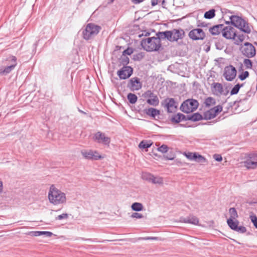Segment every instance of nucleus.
Here are the masks:
<instances>
[{"label": "nucleus", "mask_w": 257, "mask_h": 257, "mask_svg": "<svg viewBox=\"0 0 257 257\" xmlns=\"http://www.w3.org/2000/svg\"><path fill=\"white\" fill-rule=\"evenodd\" d=\"M7 60L11 61L12 64L6 67H0V75L5 76L9 74L17 64V58L15 56H11L8 58Z\"/></svg>", "instance_id": "obj_5"}, {"label": "nucleus", "mask_w": 257, "mask_h": 257, "mask_svg": "<svg viewBox=\"0 0 257 257\" xmlns=\"http://www.w3.org/2000/svg\"><path fill=\"white\" fill-rule=\"evenodd\" d=\"M158 0H151V5L152 6H155L158 4Z\"/></svg>", "instance_id": "obj_59"}, {"label": "nucleus", "mask_w": 257, "mask_h": 257, "mask_svg": "<svg viewBox=\"0 0 257 257\" xmlns=\"http://www.w3.org/2000/svg\"><path fill=\"white\" fill-rule=\"evenodd\" d=\"M215 45H216V48L217 49L221 50L222 49L223 47L221 46V44H220V43L219 42L216 43H215Z\"/></svg>", "instance_id": "obj_58"}, {"label": "nucleus", "mask_w": 257, "mask_h": 257, "mask_svg": "<svg viewBox=\"0 0 257 257\" xmlns=\"http://www.w3.org/2000/svg\"><path fill=\"white\" fill-rule=\"evenodd\" d=\"M222 36L227 39L232 40L234 43L238 45L243 42L244 39V36L242 34L237 35V33H222Z\"/></svg>", "instance_id": "obj_11"}, {"label": "nucleus", "mask_w": 257, "mask_h": 257, "mask_svg": "<svg viewBox=\"0 0 257 257\" xmlns=\"http://www.w3.org/2000/svg\"><path fill=\"white\" fill-rule=\"evenodd\" d=\"M208 25H209V24H205L204 23H202L201 24V26L202 27H208L209 28Z\"/></svg>", "instance_id": "obj_64"}, {"label": "nucleus", "mask_w": 257, "mask_h": 257, "mask_svg": "<svg viewBox=\"0 0 257 257\" xmlns=\"http://www.w3.org/2000/svg\"><path fill=\"white\" fill-rule=\"evenodd\" d=\"M249 75V72L247 71H245L242 72L241 73H240L238 75V78L240 80L243 81V80H245L246 78H247V77H248Z\"/></svg>", "instance_id": "obj_44"}, {"label": "nucleus", "mask_w": 257, "mask_h": 257, "mask_svg": "<svg viewBox=\"0 0 257 257\" xmlns=\"http://www.w3.org/2000/svg\"><path fill=\"white\" fill-rule=\"evenodd\" d=\"M216 116L215 113L213 112L212 108L206 111L203 113V118L205 120H210Z\"/></svg>", "instance_id": "obj_27"}, {"label": "nucleus", "mask_w": 257, "mask_h": 257, "mask_svg": "<svg viewBox=\"0 0 257 257\" xmlns=\"http://www.w3.org/2000/svg\"><path fill=\"white\" fill-rule=\"evenodd\" d=\"M31 234L33 236H39L42 235H45L46 236L51 237L53 235V233L50 231H36L31 232Z\"/></svg>", "instance_id": "obj_25"}, {"label": "nucleus", "mask_w": 257, "mask_h": 257, "mask_svg": "<svg viewBox=\"0 0 257 257\" xmlns=\"http://www.w3.org/2000/svg\"><path fill=\"white\" fill-rule=\"evenodd\" d=\"M211 108L216 116L222 110V106L221 105H218Z\"/></svg>", "instance_id": "obj_47"}, {"label": "nucleus", "mask_w": 257, "mask_h": 257, "mask_svg": "<svg viewBox=\"0 0 257 257\" xmlns=\"http://www.w3.org/2000/svg\"><path fill=\"white\" fill-rule=\"evenodd\" d=\"M156 94H154L151 90H147L144 94V97H149V98H152Z\"/></svg>", "instance_id": "obj_51"}, {"label": "nucleus", "mask_w": 257, "mask_h": 257, "mask_svg": "<svg viewBox=\"0 0 257 257\" xmlns=\"http://www.w3.org/2000/svg\"><path fill=\"white\" fill-rule=\"evenodd\" d=\"M98 33H82V37L85 40H89L91 39L92 35H96Z\"/></svg>", "instance_id": "obj_50"}, {"label": "nucleus", "mask_w": 257, "mask_h": 257, "mask_svg": "<svg viewBox=\"0 0 257 257\" xmlns=\"http://www.w3.org/2000/svg\"><path fill=\"white\" fill-rule=\"evenodd\" d=\"M156 34L160 35L162 41L167 39L170 42H174L183 38L185 33H156Z\"/></svg>", "instance_id": "obj_7"}, {"label": "nucleus", "mask_w": 257, "mask_h": 257, "mask_svg": "<svg viewBox=\"0 0 257 257\" xmlns=\"http://www.w3.org/2000/svg\"><path fill=\"white\" fill-rule=\"evenodd\" d=\"M139 29H140V28H139V26H137V25H134V30H133V31H137Z\"/></svg>", "instance_id": "obj_62"}, {"label": "nucleus", "mask_w": 257, "mask_h": 257, "mask_svg": "<svg viewBox=\"0 0 257 257\" xmlns=\"http://www.w3.org/2000/svg\"><path fill=\"white\" fill-rule=\"evenodd\" d=\"M166 153L167 154L163 156L166 160H173L176 157L175 153L172 150Z\"/></svg>", "instance_id": "obj_36"}, {"label": "nucleus", "mask_w": 257, "mask_h": 257, "mask_svg": "<svg viewBox=\"0 0 257 257\" xmlns=\"http://www.w3.org/2000/svg\"><path fill=\"white\" fill-rule=\"evenodd\" d=\"M242 54L247 58H252L256 54L254 46L249 42H245L241 50Z\"/></svg>", "instance_id": "obj_6"}, {"label": "nucleus", "mask_w": 257, "mask_h": 257, "mask_svg": "<svg viewBox=\"0 0 257 257\" xmlns=\"http://www.w3.org/2000/svg\"><path fill=\"white\" fill-rule=\"evenodd\" d=\"M234 28L230 26L225 27L223 24H219L209 27V32H234Z\"/></svg>", "instance_id": "obj_12"}, {"label": "nucleus", "mask_w": 257, "mask_h": 257, "mask_svg": "<svg viewBox=\"0 0 257 257\" xmlns=\"http://www.w3.org/2000/svg\"><path fill=\"white\" fill-rule=\"evenodd\" d=\"M144 112L152 118L156 119V117L160 114V110L153 107H149L144 110Z\"/></svg>", "instance_id": "obj_20"}, {"label": "nucleus", "mask_w": 257, "mask_h": 257, "mask_svg": "<svg viewBox=\"0 0 257 257\" xmlns=\"http://www.w3.org/2000/svg\"><path fill=\"white\" fill-rule=\"evenodd\" d=\"M243 86V84L237 83L231 90L230 95H235L238 93L239 89Z\"/></svg>", "instance_id": "obj_37"}, {"label": "nucleus", "mask_w": 257, "mask_h": 257, "mask_svg": "<svg viewBox=\"0 0 257 257\" xmlns=\"http://www.w3.org/2000/svg\"><path fill=\"white\" fill-rule=\"evenodd\" d=\"M152 144L153 142L151 141L143 140L140 143L139 147L142 149H147L151 147Z\"/></svg>", "instance_id": "obj_28"}, {"label": "nucleus", "mask_w": 257, "mask_h": 257, "mask_svg": "<svg viewBox=\"0 0 257 257\" xmlns=\"http://www.w3.org/2000/svg\"><path fill=\"white\" fill-rule=\"evenodd\" d=\"M94 141L99 144H102L104 145H109L110 143V138L107 137L105 133L101 132H98L94 135L93 137Z\"/></svg>", "instance_id": "obj_9"}, {"label": "nucleus", "mask_w": 257, "mask_h": 257, "mask_svg": "<svg viewBox=\"0 0 257 257\" xmlns=\"http://www.w3.org/2000/svg\"><path fill=\"white\" fill-rule=\"evenodd\" d=\"M3 182L0 180V194L3 192Z\"/></svg>", "instance_id": "obj_61"}, {"label": "nucleus", "mask_w": 257, "mask_h": 257, "mask_svg": "<svg viewBox=\"0 0 257 257\" xmlns=\"http://www.w3.org/2000/svg\"><path fill=\"white\" fill-rule=\"evenodd\" d=\"M145 56V54L144 52H140V53H138L136 54H134L133 55V59L134 60V61H141V60H142Z\"/></svg>", "instance_id": "obj_39"}, {"label": "nucleus", "mask_w": 257, "mask_h": 257, "mask_svg": "<svg viewBox=\"0 0 257 257\" xmlns=\"http://www.w3.org/2000/svg\"><path fill=\"white\" fill-rule=\"evenodd\" d=\"M244 166L248 169H254L257 168V163L251 159L247 157L245 161L243 162Z\"/></svg>", "instance_id": "obj_22"}, {"label": "nucleus", "mask_w": 257, "mask_h": 257, "mask_svg": "<svg viewBox=\"0 0 257 257\" xmlns=\"http://www.w3.org/2000/svg\"><path fill=\"white\" fill-rule=\"evenodd\" d=\"M71 87V83L68 80L67 82L63 83L62 87V91L65 94H67L68 92L70 91Z\"/></svg>", "instance_id": "obj_34"}, {"label": "nucleus", "mask_w": 257, "mask_h": 257, "mask_svg": "<svg viewBox=\"0 0 257 257\" xmlns=\"http://www.w3.org/2000/svg\"><path fill=\"white\" fill-rule=\"evenodd\" d=\"M156 150L162 153H167L169 150V147L166 145H162L160 147L157 148Z\"/></svg>", "instance_id": "obj_42"}, {"label": "nucleus", "mask_w": 257, "mask_h": 257, "mask_svg": "<svg viewBox=\"0 0 257 257\" xmlns=\"http://www.w3.org/2000/svg\"><path fill=\"white\" fill-rule=\"evenodd\" d=\"M248 157L257 163V153H250L247 155Z\"/></svg>", "instance_id": "obj_54"}, {"label": "nucleus", "mask_w": 257, "mask_h": 257, "mask_svg": "<svg viewBox=\"0 0 257 257\" xmlns=\"http://www.w3.org/2000/svg\"><path fill=\"white\" fill-rule=\"evenodd\" d=\"M68 218V214L66 213H63L56 217V220H62L63 219H67Z\"/></svg>", "instance_id": "obj_52"}, {"label": "nucleus", "mask_w": 257, "mask_h": 257, "mask_svg": "<svg viewBox=\"0 0 257 257\" xmlns=\"http://www.w3.org/2000/svg\"><path fill=\"white\" fill-rule=\"evenodd\" d=\"M185 156L186 157L190 160H194L196 158V156L197 155V153H191V152H188V153H184Z\"/></svg>", "instance_id": "obj_40"}, {"label": "nucleus", "mask_w": 257, "mask_h": 257, "mask_svg": "<svg viewBox=\"0 0 257 257\" xmlns=\"http://www.w3.org/2000/svg\"><path fill=\"white\" fill-rule=\"evenodd\" d=\"M82 156L86 159L92 160H98L103 158L98 152L92 150L84 151L82 152Z\"/></svg>", "instance_id": "obj_14"}, {"label": "nucleus", "mask_w": 257, "mask_h": 257, "mask_svg": "<svg viewBox=\"0 0 257 257\" xmlns=\"http://www.w3.org/2000/svg\"><path fill=\"white\" fill-rule=\"evenodd\" d=\"M215 16V11L214 9H211L209 11L206 12L204 15V17L205 19H210L214 18Z\"/></svg>", "instance_id": "obj_38"}, {"label": "nucleus", "mask_w": 257, "mask_h": 257, "mask_svg": "<svg viewBox=\"0 0 257 257\" xmlns=\"http://www.w3.org/2000/svg\"><path fill=\"white\" fill-rule=\"evenodd\" d=\"M170 120L173 123L177 124L183 120H188L187 115H185L180 112L177 113L176 114L173 115Z\"/></svg>", "instance_id": "obj_17"}, {"label": "nucleus", "mask_w": 257, "mask_h": 257, "mask_svg": "<svg viewBox=\"0 0 257 257\" xmlns=\"http://www.w3.org/2000/svg\"><path fill=\"white\" fill-rule=\"evenodd\" d=\"M151 34V33H145L144 35V33H142V34L141 35H139V37H141L142 36H150Z\"/></svg>", "instance_id": "obj_63"}, {"label": "nucleus", "mask_w": 257, "mask_h": 257, "mask_svg": "<svg viewBox=\"0 0 257 257\" xmlns=\"http://www.w3.org/2000/svg\"><path fill=\"white\" fill-rule=\"evenodd\" d=\"M101 28L93 23H89L82 32H99Z\"/></svg>", "instance_id": "obj_21"}, {"label": "nucleus", "mask_w": 257, "mask_h": 257, "mask_svg": "<svg viewBox=\"0 0 257 257\" xmlns=\"http://www.w3.org/2000/svg\"><path fill=\"white\" fill-rule=\"evenodd\" d=\"M247 98L246 97L243 98V99H239L238 100H236V101H234L233 102H230L229 103L230 106L232 107L233 106H236V107H238L239 105L238 104L240 102H241L242 101H246L247 100Z\"/></svg>", "instance_id": "obj_48"}, {"label": "nucleus", "mask_w": 257, "mask_h": 257, "mask_svg": "<svg viewBox=\"0 0 257 257\" xmlns=\"http://www.w3.org/2000/svg\"><path fill=\"white\" fill-rule=\"evenodd\" d=\"M236 69L231 65H229L225 67L223 76L227 81H232L236 76Z\"/></svg>", "instance_id": "obj_8"}, {"label": "nucleus", "mask_w": 257, "mask_h": 257, "mask_svg": "<svg viewBox=\"0 0 257 257\" xmlns=\"http://www.w3.org/2000/svg\"><path fill=\"white\" fill-rule=\"evenodd\" d=\"M180 221L186 223H190L196 225L199 222V219L196 216L190 215L187 217H181L180 218Z\"/></svg>", "instance_id": "obj_16"}, {"label": "nucleus", "mask_w": 257, "mask_h": 257, "mask_svg": "<svg viewBox=\"0 0 257 257\" xmlns=\"http://www.w3.org/2000/svg\"><path fill=\"white\" fill-rule=\"evenodd\" d=\"M134 69L131 66H123L117 72L120 79H126L130 78L133 73Z\"/></svg>", "instance_id": "obj_10"}, {"label": "nucleus", "mask_w": 257, "mask_h": 257, "mask_svg": "<svg viewBox=\"0 0 257 257\" xmlns=\"http://www.w3.org/2000/svg\"><path fill=\"white\" fill-rule=\"evenodd\" d=\"M239 222L238 220L232 221L229 220L228 226L232 230L240 233H245L246 231V228L243 226H238Z\"/></svg>", "instance_id": "obj_15"}, {"label": "nucleus", "mask_w": 257, "mask_h": 257, "mask_svg": "<svg viewBox=\"0 0 257 257\" xmlns=\"http://www.w3.org/2000/svg\"><path fill=\"white\" fill-rule=\"evenodd\" d=\"M164 101L166 102L165 107H166L168 113L173 112V110H171V108L174 107L175 109H176L177 106L175 105L176 102L174 98H167L165 99Z\"/></svg>", "instance_id": "obj_18"}, {"label": "nucleus", "mask_w": 257, "mask_h": 257, "mask_svg": "<svg viewBox=\"0 0 257 257\" xmlns=\"http://www.w3.org/2000/svg\"><path fill=\"white\" fill-rule=\"evenodd\" d=\"M161 38L160 35L156 34V36L143 39L141 41V45L143 49L147 52H159L164 49L162 44Z\"/></svg>", "instance_id": "obj_1"}, {"label": "nucleus", "mask_w": 257, "mask_h": 257, "mask_svg": "<svg viewBox=\"0 0 257 257\" xmlns=\"http://www.w3.org/2000/svg\"><path fill=\"white\" fill-rule=\"evenodd\" d=\"M189 37L193 40H203L205 33H188Z\"/></svg>", "instance_id": "obj_26"}, {"label": "nucleus", "mask_w": 257, "mask_h": 257, "mask_svg": "<svg viewBox=\"0 0 257 257\" xmlns=\"http://www.w3.org/2000/svg\"><path fill=\"white\" fill-rule=\"evenodd\" d=\"M199 106L198 101L193 98H189L184 101L180 107L181 111L185 113H189L195 111Z\"/></svg>", "instance_id": "obj_4"}, {"label": "nucleus", "mask_w": 257, "mask_h": 257, "mask_svg": "<svg viewBox=\"0 0 257 257\" xmlns=\"http://www.w3.org/2000/svg\"><path fill=\"white\" fill-rule=\"evenodd\" d=\"M243 64L246 69H251L252 67V62L249 59H244Z\"/></svg>", "instance_id": "obj_43"}, {"label": "nucleus", "mask_w": 257, "mask_h": 257, "mask_svg": "<svg viewBox=\"0 0 257 257\" xmlns=\"http://www.w3.org/2000/svg\"><path fill=\"white\" fill-rule=\"evenodd\" d=\"M213 93L216 95L222 94L223 92V86L221 83L213 82L211 86Z\"/></svg>", "instance_id": "obj_19"}, {"label": "nucleus", "mask_w": 257, "mask_h": 257, "mask_svg": "<svg viewBox=\"0 0 257 257\" xmlns=\"http://www.w3.org/2000/svg\"><path fill=\"white\" fill-rule=\"evenodd\" d=\"M249 218L253 226L257 229V216L255 214H252L249 216Z\"/></svg>", "instance_id": "obj_46"}, {"label": "nucleus", "mask_w": 257, "mask_h": 257, "mask_svg": "<svg viewBox=\"0 0 257 257\" xmlns=\"http://www.w3.org/2000/svg\"><path fill=\"white\" fill-rule=\"evenodd\" d=\"M205 107H209L211 105H214L216 104V100L215 98L212 97H207L204 102Z\"/></svg>", "instance_id": "obj_30"}, {"label": "nucleus", "mask_w": 257, "mask_h": 257, "mask_svg": "<svg viewBox=\"0 0 257 257\" xmlns=\"http://www.w3.org/2000/svg\"><path fill=\"white\" fill-rule=\"evenodd\" d=\"M154 184H159L163 185V179L161 177H155L154 176V178L153 180L152 183Z\"/></svg>", "instance_id": "obj_41"}, {"label": "nucleus", "mask_w": 257, "mask_h": 257, "mask_svg": "<svg viewBox=\"0 0 257 257\" xmlns=\"http://www.w3.org/2000/svg\"><path fill=\"white\" fill-rule=\"evenodd\" d=\"M127 87L132 91L139 90L142 88V83L139 78L135 77L128 80Z\"/></svg>", "instance_id": "obj_13"}, {"label": "nucleus", "mask_w": 257, "mask_h": 257, "mask_svg": "<svg viewBox=\"0 0 257 257\" xmlns=\"http://www.w3.org/2000/svg\"><path fill=\"white\" fill-rule=\"evenodd\" d=\"M119 62L120 65H123V66H127V65L130 62V59L127 56L122 55L119 59Z\"/></svg>", "instance_id": "obj_35"}, {"label": "nucleus", "mask_w": 257, "mask_h": 257, "mask_svg": "<svg viewBox=\"0 0 257 257\" xmlns=\"http://www.w3.org/2000/svg\"><path fill=\"white\" fill-rule=\"evenodd\" d=\"M132 209L135 211H141L143 210V205L142 203L139 202H134L132 204Z\"/></svg>", "instance_id": "obj_32"}, {"label": "nucleus", "mask_w": 257, "mask_h": 257, "mask_svg": "<svg viewBox=\"0 0 257 257\" xmlns=\"http://www.w3.org/2000/svg\"><path fill=\"white\" fill-rule=\"evenodd\" d=\"M229 213L230 214V217L227 219V223L228 225L229 220L231 219L232 221L237 220V218L238 217L237 212L236 209L234 207L230 208L229 209Z\"/></svg>", "instance_id": "obj_24"}, {"label": "nucleus", "mask_w": 257, "mask_h": 257, "mask_svg": "<svg viewBox=\"0 0 257 257\" xmlns=\"http://www.w3.org/2000/svg\"><path fill=\"white\" fill-rule=\"evenodd\" d=\"M230 21H226V24L231 23L235 27L240 30L242 32H250L251 29L248 23L241 17L237 16H231L229 17Z\"/></svg>", "instance_id": "obj_3"}, {"label": "nucleus", "mask_w": 257, "mask_h": 257, "mask_svg": "<svg viewBox=\"0 0 257 257\" xmlns=\"http://www.w3.org/2000/svg\"><path fill=\"white\" fill-rule=\"evenodd\" d=\"M48 198L51 203L54 205L63 204L66 201V195L52 185L48 193Z\"/></svg>", "instance_id": "obj_2"}, {"label": "nucleus", "mask_w": 257, "mask_h": 257, "mask_svg": "<svg viewBox=\"0 0 257 257\" xmlns=\"http://www.w3.org/2000/svg\"><path fill=\"white\" fill-rule=\"evenodd\" d=\"M187 119L188 120H191L193 122H196L197 121L203 120L204 119V118L203 115H202L200 113L197 112L192 113L191 115H188Z\"/></svg>", "instance_id": "obj_23"}, {"label": "nucleus", "mask_w": 257, "mask_h": 257, "mask_svg": "<svg viewBox=\"0 0 257 257\" xmlns=\"http://www.w3.org/2000/svg\"><path fill=\"white\" fill-rule=\"evenodd\" d=\"M133 52H134L133 48H132L131 47H128L127 49H126L125 50H124L123 51L122 55H124V56H126V55H131V54H132L133 53Z\"/></svg>", "instance_id": "obj_49"}, {"label": "nucleus", "mask_w": 257, "mask_h": 257, "mask_svg": "<svg viewBox=\"0 0 257 257\" xmlns=\"http://www.w3.org/2000/svg\"><path fill=\"white\" fill-rule=\"evenodd\" d=\"M213 158L217 162H221L222 160V157L220 154H215Z\"/></svg>", "instance_id": "obj_55"}, {"label": "nucleus", "mask_w": 257, "mask_h": 257, "mask_svg": "<svg viewBox=\"0 0 257 257\" xmlns=\"http://www.w3.org/2000/svg\"><path fill=\"white\" fill-rule=\"evenodd\" d=\"M145 240H157V237H147L143 238Z\"/></svg>", "instance_id": "obj_57"}, {"label": "nucleus", "mask_w": 257, "mask_h": 257, "mask_svg": "<svg viewBox=\"0 0 257 257\" xmlns=\"http://www.w3.org/2000/svg\"><path fill=\"white\" fill-rule=\"evenodd\" d=\"M128 102L132 104L136 103L138 100V96L134 93H129L127 95Z\"/></svg>", "instance_id": "obj_31"}, {"label": "nucleus", "mask_w": 257, "mask_h": 257, "mask_svg": "<svg viewBox=\"0 0 257 257\" xmlns=\"http://www.w3.org/2000/svg\"><path fill=\"white\" fill-rule=\"evenodd\" d=\"M142 178L144 180L152 183L153 180L154 178V176L151 173L145 172L143 173Z\"/></svg>", "instance_id": "obj_33"}, {"label": "nucleus", "mask_w": 257, "mask_h": 257, "mask_svg": "<svg viewBox=\"0 0 257 257\" xmlns=\"http://www.w3.org/2000/svg\"><path fill=\"white\" fill-rule=\"evenodd\" d=\"M195 161L198 163H204L206 161V159L203 156L197 153Z\"/></svg>", "instance_id": "obj_45"}, {"label": "nucleus", "mask_w": 257, "mask_h": 257, "mask_svg": "<svg viewBox=\"0 0 257 257\" xmlns=\"http://www.w3.org/2000/svg\"><path fill=\"white\" fill-rule=\"evenodd\" d=\"M131 217L140 219L142 218L143 217V215L141 213L134 212L131 215Z\"/></svg>", "instance_id": "obj_53"}, {"label": "nucleus", "mask_w": 257, "mask_h": 257, "mask_svg": "<svg viewBox=\"0 0 257 257\" xmlns=\"http://www.w3.org/2000/svg\"><path fill=\"white\" fill-rule=\"evenodd\" d=\"M203 32V31L201 29H194L191 30L189 32Z\"/></svg>", "instance_id": "obj_56"}, {"label": "nucleus", "mask_w": 257, "mask_h": 257, "mask_svg": "<svg viewBox=\"0 0 257 257\" xmlns=\"http://www.w3.org/2000/svg\"><path fill=\"white\" fill-rule=\"evenodd\" d=\"M144 0H132V2L134 4H140L141 3H142V2H143Z\"/></svg>", "instance_id": "obj_60"}, {"label": "nucleus", "mask_w": 257, "mask_h": 257, "mask_svg": "<svg viewBox=\"0 0 257 257\" xmlns=\"http://www.w3.org/2000/svg\"><path fill=\"white\" fill-rule=\"evenodd\" d=\"M147 102L150 105L155 106L158 105L159 103V100L157 95H155L151 98H148L147 100Z\"/></svg>", "instance_id": "obj_29"}]
</instances>
